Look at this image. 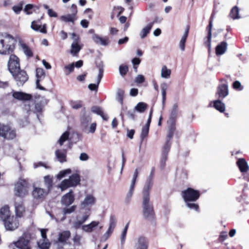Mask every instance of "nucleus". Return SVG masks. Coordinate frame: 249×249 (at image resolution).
Returning a JSON list of instances; mask_svg holds the SVG:
<instances>
[{"label":"nucleus","instance_id":"7c9ffc66","mask_svg":"<svg viewBox=\"0 0 249 249\" xmlns=\"http://www.w3.org/2000/svg\"><path fill=\"white\" fill-rule=\"evenodd\" d=\"M93 41L97 44L103 46H107L108 44V41L107 38H103L97 35H94L92 36Z\"/></svg>","mask_w":249,"mask_h":249},{"label":"nucleus","instance_id":"58836bf2","mask_svg":"<svg viewBox=\"0 0 249 249\" xmlns=\"http://www.w3.org/2000/svg\"><path fill=\"white\" fill-rule=\"evenodd\" d=\"M189 29L188 28L184 33L179 42V47L182 51H184L185 47V42L188 35Z\"/></svg>","mask_w":249,"mask_h":249},{"label":"nucleus","instance_id":"603ef678","mask_svg":"<svg viewBox=\"0 0 249 249\" xmlns=\"http://www.w3.org/2000/svg\"><path fill=\"white\" fill-rule=\"evenodd\" d=\"M71 106L72 108L78 109L83 107L82 102L81 101H71Z\"/></svg>","mask_w":249,"mask_h":249},{"label":"nucleus","instance_id":"13d9d810","mask_svg":"<svg viewBox=\"0 0 249 249\" xmlns=\"http://www.w3.org/2000/svg\"><path fill=\"white\" fill-rule=\"evenodd\" d=\"M232 86L233 88L237 90L241 91L243 89V87L238 81H235L232 84Z\"/></svg>","mask_w":249,"mask_h":249},{"label":"nucleus","instance_id":"6e6d98bb","mask_svg":"<svg viewBox=\"0 0 249 249\" xmlns=\"http://www.w3.org/2000/svg\"><path fill=\"white\" fill-rule=\"evenodd\" d=\"M76 208V206L73 205L70 208H64L63 210V213L64 215L71 214L74 212Z\"/></svg>","mask_w":249,"mask_h":249},{"label":"nucleus","instance_id":"0e129e2a","mask_svg":"<svg viewBox=\"0 0 249 249\" xmlns=\"http://www.w3.org/2000/svg\"><path fill=\"white\" fill-rule=\"evenodd\" d=\"M91 111L99 115H100L103 112L101 108L97 106H94L92 107Z\"/></svg>","mask_w":249,"mask_h":249},{"label":"nucleus","instance_id":"72a5a7b5","mask_svg":"<svg viewBox=\"0 0 249 249\" xmlns=\"http://www.w3.org/2000/svg\"><path fill=\"white\" fill-rule=\"evenodd\" d=\"M153 26V23H150L142 30L140 33V36L141 38H144L147 36V35L149 33Z\"/></svg>","mask_w":249,"mask_h":249},{"label":"nucleus","instance_id":"de8ad7c7","mask_svg":"<svg viewBox=\"0 0 249 249\" xmlns=\"http://www.w3.org/2000/svg\"><path fill=\"white\" fill-rule=\"evenodd\" d=\"M129 222H128L126 225L125 226L121 234V242L122 245H123L125 242V238L126 236L127 231L128 230V228L129 227Z\"/></svg>","mask_w":249,"mask_h":249},{"label":"nucleus","instance_id":"412c9836","mask_svg":"<svg viewBox=\"0 0 249 249\" xmlns=\"http://www.w3.org/2000/svg\"><path fill=\"white\" fill-rule=\"evenodd\" d=\"M14 244L18 249H31L30 241L23 237L20 238Z\"/></svg>","mask_w":249,"mask_h":249},{"label":"nucleus","instance_id":"423d86ee","mask_svg":"<svg viewBox=\"0 0 249 249\" xmlns=\"http://www.w3.org/2000/svg\"><path fill=\"white\" fill-rule=\"evenodd\" d=\"M142 213L145 219L152 221L155 218V213L153 206L150 199H142Z\"/></svg>","mask_w":249,"mask_h":249},{"label":"nucleus","instance_id":"dca6fc26","mask_svg":"<svg viewBox=\"0 0 249 249\" xmlns=\"http://www.w3.org/2000/svg\"><path fill=\"white\" fill-rule=\"evenodd\" d=\"M71 37L74 41L71 45V53L72 56H76L82 49V46L78 43V36L75 33L71 34Z\"/></svg>","mask_w":249,"mask_h":249},{"label":"nucleus","instance_id":"e433bc0d","mask_svg":"<svg viewBox=\"0 0 249 249\" xmlns=\"http://www.w3.org/2000/svg\"><path fill=\"white\" fill-rule=\"evenodd\" d=\"M15 206L16 215L18 217H21L22 216L23 213L24 212V207L22 203H18L16 202Z\"/></svg>","mask_w":249,"mask_h":249},{"label":"nucleus","instance_id":"39448f33","mask_svg":"<svg viewBox=\"0 0 249 249\" xmlns=\"http://www.w3.org/2000/svg\"><path fill=\"white\" fill-rule=\"evenodd\" d=\"M80 175L78 174H74L68 179L63 180L58 187L62 191H64L68 188L76 187L80 184Z\"/></svg>","mask_w":249,"mask_h":249},{"label":"nucleus","instance_id":"f03ea898","mask_svg":"<svg viewBox=\"0 0 249 249\" xmlns=\"http://www.w3.org/2000/svg\"><path fill=\"white\" fill-rule=\"evenodd\" d=\"M182 196L186 203L187 206L190 209L198 211V205L194 203L200 196L199 192L191 188H188L182 192Z\"/></svg>","mask_w":249,"mask_h":249},{"label":"nucleus","instance_id":"1a4fd4ad","mask_svg":"<svg viewBox=\"0 0 249 249\" xmlns=\"http://www.w3.org/2000/svg\"><path fill=\"white\" fill-rule=\"evenodd\" d=\"M0 136L4 139H13L16 136V131L9 125L0 124Z\"/></svg>","mask_w":249,"mask_h":249},{"label":"nucleus","instance_id":"37998d69","mask_svg":"<svg viewBox=\"0 0 249 249\" xmlns=\"http://www.w3.org/2000/svg\"><path fill=\"white\" fill-rule=\"evenodd\" d=\"M160 87L161 89L162 102V104L164 105L166 100V90L168 86L167 83H163L161 84Z\"/></svg>","mask_w":249,"mask_h":249},{"label":"nucleus","instance_id":"f3484780","mask_svg":"<svg viewBox=\"0 0 249 249\" xmlns=\"http://www.w3.org/2000/svg\"><path fill=\"white\" fill-rule=\"evenodd\" d=\"M48 193L49 191L47 190H45L41 188L36 187L33 191V196L34 198L36 199L42 200Z\"/></svg>","mask_w":249,"mask_h":249},{"label":"nucleus","instance_id":"4be33fe9","mask_svg":"<svg viewBox=\"0 0 249 249\" xmlns=\"http://www.w3.org/2000/svg\"><path fill=\"white\" fill-rule=\"evenodd\" d=\"M74 200V196L72 190L63 196L61 198V203L63 205L68 206L71 204Z\"/></svg>","mask_w":249,"mask_h":249},{"label":"nucleus","instance_id":"49530a36","mask_svg":"<svg viewBox=\"0 0 249 249\" xmlns=\"http://www.w3.org/2000/svg\"><path fill=\"white\" fill-rule=\"evenodd\" d=\"M74 69V64L72 63L70 64L65 66L64 67V71L66 75H69L71 72H73Z\"/></svg>","mask_w":249,"mask_h":249},{"label":"nucleus","instance_id":"a878e982","mask_svg":"<svg viewBox=\"0 0 249 249\" xmlns=\"http://www.w3.org/2000/svg\"><path fill=\"white\" fill-rule=\"evenodd\" d=\"M148 245L147 239L144 237L141 236L138 238L135 248L136 249H147Z\"/></svg>","mask_w":249,"mask_h":249},{"label":"nucleus","instance_id":"7ed1b4c3","mask_svg":"<svg viewBox=\"0 0 249 249\" xmlns=\"http://www.w3.org/2000/svg\"><path fill=\"white\" fill-rule=\"evenodd\" d=\"M89 215L90 213L89 212L83 215L81 218L77 219L73 223L74 227L76 229L81 228L82 230L85 232H91L93 229L99 225L100 222L97 221H93L89 224L82 225L89 219Z\"/></svg>","mask_w":249,"mask_h":249},{"label":"nucleus","instance_id":"aec40b11","mask_svg":"<svg viewBox=\"0 0 249 249\" xmlns=\"http://www.w3.org/2000/svg\"><path fill=\"white\" fill-rule=\"evenodd\" d=\"M36 76L37 78L36 81V88L40 90H45L46 89L39 84V82L45 78V73L43 69L38 68L36 69Z\"/></svg>","mask_w":249,"mask_h":249},{"label":"nucleus","instance_id":"5701e85b","mask_svg":"<svg viewBox=\"0 0 249 249\" xmlns=\"http://www.w3.org/2000/svg\"><path fill=\"white\" fill-rule=\"evenodd\" d=\"M31 27L33 30L39 32L44 34L47 33L46 25L44 24L42 26L40 20H34L32 21Z\"/></svg>","mask_w":249,"mask_h":249},{"label":"nucleus","instance_id":"6ab92c4d","mask_svg":"<svg viewBox=\"0 0 249 249\" xmlns=\"http://www.w3.org/2000/svg\"><path fill=\"white\" fill-rule=\"evenodd\" d=\"M12 96L14 98L19 101H28L32 98L31 94L21 91H12Z\"/></svg>","mask_w":249,"mask_h":249},{"label":"nucleus","instance_id":"f704fd0d","mask_svg":"<svg viewBox=\"0 0 249 249\" xmlns=\"http://www.w3.org/2000/svg\"><path fill=\"white\" fill-rule=\"evenodd\" d=\"M221 100L219 99L213 101V107L220 112H223L225 110V105Z\"/></svg>","mask_w":249,"mask_h":249},{"label":"nucleus","instance_id":"c756f323","mask_svg":"<svg viewBox=\"0 0 249 249\" xmlns=\"http://www.w3.org/2000/svg\"><path fill=\"white\" fill-rule=\"evenodd\" d=\"M55 154L59 162L62 163L66 161L67 151L66 150H57L55 151Z\"/></svg>","mask_w":249,"mask_h":249},{"label":"nucleus","instance_id":"5fc2aeb1","mask_svg":"<svg viewBox=\"0 0 249 249\" xmlns=\"http://www.w3.org/2000/svg\"><path fill=\"white\" fill-rule=\"evenodd\" d=\"M149 127H148L147 126H144L142 127V132L141 134V139L142 141L144 140V138L146 137L148 135V132H149Z\"/></svg>","mask_w":249,"mask_h":249},{"label":"nucleus","instance_id":"864d4df0","mask_svg":"<svg viewBox=\"0 0 249 249\" xmlns=\"http://www.w3.org/2000/svg\"><path fill=\"white\" fill-rule=\"evenodd\" d=\"M117 220L114 215H111L109 218V228L114 230L116 225Z\"/></svg>","mask_w":249,"mask_h":249},{"label":"nucleus","instance_id":"338daca9","mask_svg":"<svg viewBox=\"0 0 249 249\" xmlns=\"http://www.w3.org/2000/svg\"><path fill=\"white\" fill-rule=\"evenodd\" d=\"M34 6L32 4H27L24 8V11L27 14L29 15L32 12L30 11L33 8Z\"/></svg>","mask_w":249,"mask_h":249},{"label":"nucleus","instance_id":"e2e57ef3","mask_svg":"<svg viewBox=\"0 0 249 249\" xmlns=\"http://www.w3.org/2000/svg\"><path fill=\"white\" fill-rule=\"evenodd\" d=\"M145 80L144 77L141 74L138 75L135 79V82L137 84H142Z\"/></svg>","mask_w":249,"mask_h":249},{"label":"nucleus","instance_id":"ddd939ff","mask_svg":"<svg viewBox=\"0 0 249 249\" xmlns=\"http://www.w3.org/2000/svg\"><path fill=\"white\" fill-rule=\"evenodd\" d=\"M18 86H22L28 79V76L25 71L19 70L12 74Z\"/></svg>","mask_w":249,"mask_h":249},{"label":"nucleus","instance_id":"f257e3e1","mask_svg":"<svg viewBox=\"0 0 249 249\" xmlns=\"http://www.w3.org/2000/svg\"><path fill=\"white\" fill-rule=\"evenodd\" d=\"M17 41L12 36L0 34V54H10L15 48Z\"/></svg>","mask_w":249,"mask_h":249},{"label":"nucleus","instance_id":"09e8293b","mask_svg":"<svg viewBox=\"0 0 249 249\" xmlns=\"http://www.w3.org/2000/svg\"><path fill=\"white\" fill-rule=\"evenodd\" d=\"M71 170L70 169H67L62 171H61L56 176V178L58 179H61L65 177L67 175L71 173Z\"/></svg>","mask_w":249,"mask_h":249},{"label":"nucleus","instance_id":"a211bd4d","mask_svg":"<svg viewBox=\"0 0 249 249\" xmlns=\"http://www.w3.org/2000/svg\"><path fill=\"white\" fill-rule=\"evenodd\" d=\"M170 150L169 142L165 144L163 147L162 155L160 161V166L161 169H163L166 164V161L167 160L168 154Z\"/></svg>","mask_w":249,"mask_h":249},{"label":"nucleus","instance_id":"8fccbe9b","mask_svg":"<svg viewBox=\"0 0 249 249\" xmlns=\"http://www.w3.org/2000/svg\"><path fill=\"white\" fill-rule=\"evenodd\" d=\"M69 137V132L68 131H66L63 133L58 140V143L60 145H63V143L68 139Z\"/></svg>","mask_w":249,"mask_h":249},{"label":"nucleus","instance_id":"393cba45","mask_svg":"<svg viewBox=\"0 0 249 249\" xmlns=\"http://www.w3.org/2000/svg\"><path fill=\"white\" fill-rule=\"evenodd\" d=\"M236 164L241 172L243 173L247 172L249 170V166L244 159H239Z\"/></svg>","mask_w":249,"mask_h":249},{"label":"nucleus","instance_id":"052dcab7","mask_svg":"<svg viewBox=\"0 0 249 249\" xmlns=\"http://www.w3.org/2000/svg\"><path fill=\"white\" fill-rule=\"evenodd\" d=\"M43 107V106L41 103L36 104L34 112L36 113L41 112L42 110Z\"/></svg>","mask_w":249,"mask_h":249},{"label":"nucleus","instance_id":"c03bdc74","mask_svg":"<svg viewBox=\"0 0 249 249\" xmlns=\"http://www.w3.org/2000/svg\"><path fill=\"white\" fill-rule=\"evenodd\" d=\"M230 16L233 19H239L240 18L239 16V10L237 6H234L231 9Z\"/></svg>","mask_w":249,"mask_h":249},{"label":"nucleus","instance_id":"a18cd8bd","mask_svg":"<svg viewBox=\"0 0 249 249\" xmlns=\"http://www.w3.org/2000/svg\"><path fill=\"white\" fill-rule=\"evenodd\" d=\"M147 104L143 102L139 103L135 107V109L140 113L143 112L147 108Z\"/></svg>","mask_w":249,"mask_h":249},{"label":"nucleus","instance_id":"c85d7f7f","mask_svg":"<svg viewBox=\"0 0 249 249\" xmlns=\"http://www.w3.org/2000/svg\"><path fill=\"white\" fill-rule=\"evenodd\" d=\"M178 114V106L177 104H174L171 110L170 119L168 123L174 124Z\"/></svg>","mask_w":249,"mask_h":249},{"label":"nucleus","instance_id":"69168bd1","mask_svg":"<svg viewBox=\"0 0 249 249\" xmlns=\"http://www.w3.org/2000/svg\"><path fill=\"white\" fill-rule=\"evenodd\" d=\"M89 159V156L86 153H81L79 156V160L81 161H87Z\"/></svg>","mask_w":249,"mask_h":249},{"label":"nucleus","instance_id":"473e14b6","mask_svg":"<svg viewBox=\"0 0 249 249\" xmlns=\"http://www.w3.org/2000/svg\"><path fill=\"white\" fill-rule=\"evenodd\" d=\"M168 124H170V126L169 128L168 133L167 137V141H166L165 144H167V142H169V144H170V147H171V140L173 136L174 133L175 129H176L175 123H174V124H171V123H168Z\"/></svg>","mask_w":249,"mask_h":249},{"label":"nucleus","instance_id":"0eeeda50","mask_svg":"<svg viewBox=\"0 0 249 249\" xmlns=\"http://www.w3.org/2000/svg\"><path fill=\"white\" fill-rule=\"evenodd\" d=\"M28 188L29 183L28 180L20 178L15 184V195L19 197H24L28 194Z\"/></svg>","mask_w":249,"mask_h":249},{"label":"nucleus","instance_id":"b1692460","mask_svg":"<svg viewBox=\"0 0 249 249\" xmlns=\"http://www.w3.org/2000/svg\"><path fill=\"white\" fill-rule=\"evenodd\" d=\"M153 185L151 178H148L142 191V199H150L149 191Z\"/></svg>","mask_w":249,"mask_h":249},{"label":"nucleus","instance_id":"2eb2a0df","mask_svg":"<svg viewBox=\"0 0 249 249\" xmlns=\"http://www.w3.org/2000/svg\"><path fill=\"white\" fill-rule=\"evenodd\" d=\"M4 226L7 230L13 231L18 226V221L17 217L11 216L3 221Z\"/></svg>","mask_w":249,"mask_h":249},{"label":"nucleus","instance_id":"680f3d73","mask_svg":"<svg viewBox=\"0 0 249 249\" xmlns=\"http://www.w3.org/2000/svg\"><path fill=\"white\" fill-rule=\"evenodd\" d=\"M12 9L16 14H18L22 9V4L20 3L18 5L14 6Z\"/></svg>","mask_w":249,"mask_h":249},{"label":"nucleus","instance_id":"9d476101","mask_svg":"<svg viewBox=\"0 0 249 249\" xmlns=\"http://www.w3.org/2000/svg\"><path fill=\"white\" fill-rule=\"evenodd\" d=\"M8 68L11 74L15 73L20 70L19 60L16 55L11 54L10 56Z\"/></svg>","mask_w":249,"mask_h":249},{"label":"nucleus","instance_id":"2f4dec72","mask_svg":"<svg viewBox=\"0 0 249 249\" xmlns=\"http://www.w3.org/2000/svg\"><path fill=\"white\" fill-rule=\"evenodd\" d=\"M19 45L26 56L28 57L33 56V53L32 50L26 44L21 40H20L19 41Z\"/></svg>","mask_w":249,"mask_h":249},{"label":"nucleus","instance_id":"774afa93","mask_svg":"<svg viewBox=\"0 0 249 249\" xmlns=\"http://www.w3.org/2000/svg\"><path fill=\"white\" fill-rule=\"evenodd\" d=\"M48 14L50 17L56 18L58 16L57 14L51 9H48Z\"/></svg>","mask_w":249,"mask_h":249},{"label":"nucleus","instance_id":"a19ab883","mask_svg":"<svg viewBox=\"0 0 249 249\" xmlns=\"http://www.w3.org/2000/svg\"><path fill=\"white\" fill-rule=\"evenodd\" d=\"M171 71L167 69L166 66H162L161 70V76L163 78L168 79L170 77Z\"/></svg>","mask_w":249,"mask_h":249},{"label":"nucleus","instance_id":"4d7b16f0","mask_svg":"<svg viewBox=\"0 0 249 249\" xmlns=\"http://www.w3.org/2000/svg\"><path fill=\"white\" fill-rule=\"evenodd\" d=\"M128 71V67L126 65H121L119 67V72L121 76H124L126 75Z\"/></svg>","mask_w":249,"mask_h":249},{"label":"nucleus","instance_id":"c9c22d12","mask_svg":"<svg viewBox=\"0 0 249 249\" xmlns=\"http://www.w3.org/2000/svg\"><path fill=\"white\" fill-rule=\"evenodd\" d=\"M71 232L69 231H64L58 235V241L61 243H65L69 238Z\"/></svg>","mask_w":249,"mask_h":249},{"label":"nucleus","instance_id":"bf43d9fd","mask_svg":"<svg viewBox=\"0 0 249 249\" xmlns=\"http://www.w3.org/2000/svg\"><path fill=\"white\" fill-rule=\"evenodd\" d=\"M211 38L212 35H211V33H210V34H208L207 40L204 42L205 45L208 48L209 51L211 46Z\"/></svg>","mask_w":249,"mask_h":249},{"label":"nucleus","instance_id":"ea45409f","mask_svg":"<svg viewBox=\"0 0 249 249\" xmlns=\"http://www.w3.org/2000/svg\"><path fill=\"white\" fill-rule=\"evenodd\" d=\"M38 246L40 249H49L50 243L48 239H41L37 242Z\"/></svg>","mask_w":249,"mask_h":249},{"label":"nucleus","instance_id":"3c124183","mask_svg":"<svg viewBox=\"0 0 249 249\" xmlns=\"http://www.w3.org/2000/svg\"><path fill=\"white\" fill-rule=\"evenodd\" d=\"M124 92L123 90L121 89H118L117 92V100L120 102L121 104H123V97Z\"/></svg>","mask_w":249,"mask_h":249},{"label":"nucleus","instance_id":"79ce46f5","mask_svg":"<svg viewBox=\"0 0 249 249\" xmlns=\"http://www.w3.org/2000/svg\"><path fill=\"white\" fill-rule=\"evenodd\" d=\"M44 183L49 192L53 186V178L50 176H46L44 177Z\"/></svg>","mask_w":249,"mask_h":249},{"label":"nucleus","instance_id":"4c0bfd02","mask_svg":"<svg viewBox=\"0 0 249 249\" xmlns=\"http://www.w3.org/2000/svg\"><path fill=\"white\" fill-rule=\"evenodd\" d=\"M60 19L65 22H71L73 23L76 19V17L74 14H68L60 17Z\"/></svg>","mask_w":249,"mask_h":249},{"label":"nucleus","instance_id":"f8f14e48","mask_svg":"<svg viewBox=\"0 0 249 249\" xmlns=\"http://www.w3.org/2000/svg\"><path fill=\"white\" fill-rule=\"evenodd\" d=\"M139 171L140 169L139 168H136L134 172L129 190L125 197V201L126 203H129L130 202L131 197H132L136 179L138 177Z\"/></svg>","mask_w":249,"mask_h":249},{"label":"nucleus","instance_id":"20e7f679","mask_svg":"<svg viewBox=\"0 0 249 249\" xmlns=\"http://www.w3.org/2000/svg\"><path fill=\"white\" fill-rule=\"evenodd\" d=\"M91 121V117L89 113L85 111L83 109L81 113L80 123L83 130L87 133H93L96 128V124L93 123L89 126V124Z\"/></svg>","mask_w":249,"mask_h":249},{"label":"nucleus","instance_id":"4468645a","mask_svg":"<svg viewBox=\"0 0 249 249\" xmlns=\"http://www.w3.org/2000/svg\"><path fill=\"white\" fill-rule=\"evenodd\" d=\"M96 201L95 197L92 194H87L83 201L81 202V206L82 209L88 208L90 211V207L93 206Z\"/></svg>","mask_w":249,"mask_h":249},{"label":"nucleus","instance_id":"6e6552de","mask_svg":"<svg viewBox=\"0 0 249 249\" xmlns=\"http://www.w3.org/2000/svg\"><path fill=\"white\" fill-rule=\"evenodd\" d=\"M229 94V89L228 82L226 79L220 80L219 83L217 88L216 95L218 96L220 99H223Z\"/></svg>","mask_w":249,"mask_h":249},{"label":"nucleus","instance_id":"cd10ccee","mask_svg":"<svg viewBox=\"0 0 249 249\" xmlns=\"http://www.w3.org/2000/svg\"><path fill=\"white\" fill-rule=\"evenodd\" d=\"M10 216L9 208L8 206H4L0 209V220L3 222Z\"/></svg>","mask_w":249,"mask_h":249},{"label":"nucleus","instance_id":"9b49d317","mask_svg":"<svg viewBox=\"0 0 249 249\" xmlns=\"http://www.w3.org/2000/svg\"><path fill=\"white\" fill-rule=\"evenodd\" d=\"M96 66L99 68V73L97 77L96 84H90L88 86V88L92 91H97L99 85L103 76L104 73V64L103 62L100 61L99 62H96Z\"/></svg>","mask_w":249,"mask_h":249},{"label":"nucleus","instance_id":"bb28decb","mask_svg":"<svg viewBox=\"0 0 249 249\" xmlns=\"http://www.w3.org/2000/svg\"><path fill=\"white\" fill-rule=\"evenodd\" d=\"M227 43L225 41H222L217 45L215 48V53L217 55L223 54L227 51Z\"/></svg>","mask_w":249,"mask_h":249}]
</instances>
